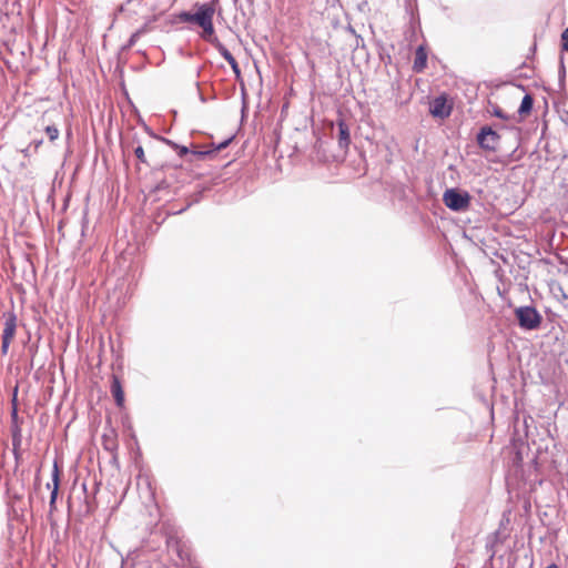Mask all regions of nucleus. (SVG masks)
<instances>
[{"instance_id":"f8f14e48","label":"nucleus","mask_w":568,"mask_h":568,"mask_svg":"<svg viewBox=\"0 0 568 568\" xmlns=\"http://www.w3.org/2000/svg\"><path fill=\"white\" fill-rule=\"evenodd\" d=\"M133 153H134V155L136 156V159H138L141 163L148 164V160H146V156H145V153H144V148H143V145L138 144L136 146H134V148H133Z\"/></svg>"},{"instance_id":"20e7f679","label":"nucleus","mask_w":568,"mask_h":568,"mask_svg":"<svg viewBox=\"0 0 568 568\" xmlns=\"http://www.w3.org/2000/svg\"><path fill=\"white\" fill-rule=\"evenodd\" d=\"M429 112L434 118L446 119L452 113V105L447 103V99L444 95H440L430 102Z\"/></svg>"},{"instance_id":"4be33fe9","label":"nucleus","mask_w":568,"mask_h":568,"mask_svg":"<svg viewBox=\"0 0 568 568\" xmlns=\"http://www.w3.org/2000/svg\"><path fill=\"white\" fill-rule=\"evenodd\" d=\"M226 61H227V63L230 64L231 68H233V67L239 64L233 55L231 58L226 59Z\"/></svg>"},{"instance_id":"ddd939ff","label":"nucleus","mask_w":568,"mask_h":568,"mask_svg":"<svg viewBox=\"0 0 568 568\" xmlns=\"http://www.w3.org/2000/svg\"><path fill=\"white\" fill-rule=\"evenodd\" d=\"M44 131H45L47 135L49 136V140L52 141V142L55 141L59 138V130L54 125L45 126Z\"/></svg>"},{"instance_id":"6e6552de","label":"nucleus","mask_w":568,"mask_h":568,"mask_svg":"<svg viewBox=\"0 0 568 568\" xmlns=\"http://www.w3.org/2000/svg\"><path fill=\"white\" fill-rule=\"evenodd\" d=\"M338 142L342 148L348 146L351 142L348 126L345 122H338Z\"/></svg>"},{"instance_id":"412c9836","label":"nucleus","mask_w":568,"mask_h":568,"mask_svg":"<svg viewBox=\"0 0 568 568\" xmlns=\"http://www.w3.org/2000/svg\"><path fill=\"white\" fill-rule=\"evenodd\" d=\"M226 61H227V63L230 64L231 68H233V67L239 64L233 55L231 58L226 59Z\"/></svg>"},{"instance_id":"f257e3e1","label":"nucleus","mask_w":568,"mask_h":568,"mask_svg":"<svg viewBox=\"0 0 568 568\" xmlns=\"http://www.w3.org/2000/svg\"><path fill=\"white\" fill-rule=\"evenodd\" d=\"M215 13V8L213 4L203 3L197 7L196 12L191 13L187 11H182L179 14V19L183 22L196 23L202 28L201 37L210 42L211 44H215L216 41H220L214 36V26H213V16Z\"/></svg>"},{"instance_id":"9b49d317","label":"nucleus","mask_w":568,"mask_h":568,"mask_svg":"<svg viewBox=\"0 0 568 568\" xmlns=\"http://www.w3.org/2000/svg\"><path fill=\"white\" fill-rule=\"evenodd\" d=\"M16 322H6V327L3 329L2 339L11 342L16 334Z\"/></svg>"},{"instance_id":"5701e85b","label":"nucleus","mask_w":568,"mask_h":568,"mask_svg":"<svg viewBox=\"0 0 568 568\" xmlns=\"http://www.w3.org/2000/svg\"><path fill=\"white\" fill-rule=\"evenodd\" d=\"M231 69H232V71L234 72V74H235V77H236V78H240V77H241V69H240L239 64H237V65H235V67H233V68H231Z\"/></svg>"},{"instance_id":"b1692460","label":"nucleus","mask_w":568,"mask_h":568,"mask_svg":"<svg viewBox=\"0 0 568 568\" xmlns=\"http://www.w3.org/2000/svg\"><path fill=\"white\" fill-rule=\"evenodd\" d=\"M565 73H566V69H565L564 62L561 61L560 68H559V75L561 79L565 78Z\"/></svg>"},{"instance_id":"1a4fd4ad","label":"nucleus","mask_w":568,"mask_h":568,"mask_svg":"<svg viewBox=\"0 0 568 568\" xmlns=\"http://www.w3.org/2000/svg\"><path fill=\"white\" fill-rule=\"evenodd\" d=\"M52 481H53V489L50 495V505L53 506L57 500L58 496V489H59V469L57 464H54L53 473H52Z\"/></svg>"},{"instance_id":"2eb2a0df","label":"nucleus","mask_w":568,"mask_h":568,"mask_svg":"<svg viewBox=\"0 0 568 568\" xmlns=\"http://www.w3.org/2000/svg\"><path fill=\"white\" fill-rule=\"evenodd\" d=\"M144 32H145V28H142V29H139L138 31H135L134 33H132V36L130 37V39L128 41L126 47L128 48L133 47Z\"/></svg>"},{"instance_id":"aec40b11","label":"nucleus","mask_w":568,"mask_h":568,"mask_svg":"<svg viewBox=\"0 0 568 568\" xmlns=\"http://www.w3.org/2000/svg\"><path fill=\"white\" fill-rule=\"evenodd\" d=\"M11 342L9 341H4L2 339V345H1V353L3 355H6L8 353V349H9V345H10Z\"/></svg>"},{"instance_id":"39448f33","label":"nucleus","mask_w":568,"mask_h":568,"mask_svg":"<svg viewBox=\"0 0 568 568\" xmlns=\"http://www.w3.org/2000/svg\"><path fill=\"white\" fill-rule=\"evenodd\" d=\"M111 394L114 397V400L119 407L123 406L124 403V392L122 388L121 381L118 376L112 377L111 383Z\"/></svg>"},{"instance_id":"9d476101","label":"nucleus","mask_w":568,"mask_h":568,"mask_svg":"<svg viewBox=\"0 0 568 568\" xmlns=\"http://www.w3.org/2000/svg\"><path fill=\"white\" fill-rule=\"evenodd\" d=\"M532 104H534V100H532L531 95L526 94L521 100L520 106L518 109V113L521 116L529 114L532 109Z\"/></svg>"},{"instance_id":"6ab92c4d","label":"nucleus","mask_w":568,"mask_h":568,"mask_svg":"<svg viewBox=\"0 0 568 568\" xmlns=\"http://www.w3.org/2000/svg\"><path fill=\"white\" fill-rule=\"evenodd\" d=\"M231 141H232V138H230V139H227V140H225V141L221 142V143L215 148V150L220 151V150L225 149V148L231 143Z\"/></svg>"},{"instance_id":"dca6fc26","label":"nucleus","mask_w":568,"mask_h":568,"mask_svg":"<svg viewBox=\"0 0 568 568\" xmlns=\"http://www.w3.org/2000/svg\"><path fill=\"white\" fill-rule=\"evenodd\" d=\"M214 47L225 60L232 57V53L220 41H216Z\"/></svg>"},{"instance_id":"0eeeda50","label":"nucleus","mask_w":568,"mask_h":568,"mask_svg":"<svg viewBox=\"0 0 568 568\" xmlns=\"http://www.w3.org/2000/svg\"><path fill=\"white\" fill-rule=\"evenodd\" d=\"M426 64H427V52L423 45H419L415 52V60H414L413 69L416 72H422L426 68Z\"/></svg>"},{"instance_id":"423d86ee","label":"nucleus","mask_w":568,"mask_h":568,"mask_svg":"<svg viewBox=\"0 0 568 568\" xmlns=\"http://www.w3.org/2000/svg\"><path fill=\"white\" fill-rule=\"evenodd\" d=\"M515 314L516 320H541L538 312L529 305L517 307Z\"/></svg>"},{"instance_id":"a211bd4d","label":"nucleus","mask_w":568,"mask_h":568,"mask_svg":"<svg viewBox=\"0 0 568 568\" xmlns=\"http://www.w3.org/2000/svg\"><path fill=\"white\" fill-rule=\"evenodd\" d=\"M561 47L562 50L568 52V28L561 33Z\"/></svg>"},{"instance_id":"f03ea898","label":"nucleus","mask_w":568,"mask_h":568,"mask_svg":"<svg viewBox=\"0 0 568 568\" xmlns=\"http://www.w3.org/2000/svg\"><path fill=\"white\" fill-rule=\"evenodd\" d=\"M443 202L448 209L462 212L470 205V195L466 191L447 189L443 194Z\"/></svg>"},{"instance_id":"393cba45","label":"nucleus","mask_w":568,"mask_h":568,"mask_svg":"<svg viewBox=\"0 0 568 568\" xmlns=\"http://www.w3.org/2000/svg\"><path fill=\"white\" fill-rule=\"evenodd\" d=\"M211 152L210 151H196L194 152L195 155H197L199 158H203L207 154H210Z\"/></svg>"},{"instance_id":"4468645a","label":"nucleus","mask_w":568,"mask_h":568,"mask_svg":"<svg viewBox=\"0 0 568 568\" xmlns=\"http://www.w3.org/2000/svg\"><path fill=\"white\" fill-rule=\"evenodd\" d=\"M518 324L524 331H534L539 328L541 322H518Z\"/></svg>"},{"instance_id":"f3484780","label":"nucleus","mask_w":568,"mask_h":568,"mask_svg":"<svg viewBox=\"0 0 568 568\" xmlns=\"http://www.w3.org/2000/svg\"><path fill=\"white\" fill-rule=\"evenodd\" d=\"M164 142L172 145L173 148L179 150V155L184 156L189 153V149L186 146H179L175 143L171 142L170 140L163 139Z\"/></svg>"},{"instance_id":"7ed1b4c3","label":"nucleus","mask_w":568,"mask_h":568,"mask_svg":"<svg viewBox=\"0 0 568 568\" xmlns=\"http://www.w3.org/2000/svg\"><path fill=\"white\" fill-rule=\"evenodd\" d=\"M477 142L480 148L488 151H495L499 142V135L491 128L484 126L477 135Z\"/></svg>"},{"instance_id":"a878e982","label":"nucleus","mask_w":568,"mask_h":568,"mask_svg":"<svg viewBox=\"0 0 568 568\" xmlns=\"http://www.w3.org/2000/svg\"><path fill=\"white\" fill-rule=\"evenodd\" d=\"M494 113H495V115H496V116L501 118V119H505V115H504V113L501 112V110L496 109V110L494 111Z\"/></svg>"}]
</instances>
